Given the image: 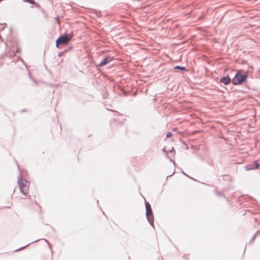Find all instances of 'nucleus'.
I'll use <instances>...</instances> for the list:
<instances>
[{"mask_svg": "<svg viewBox=\"0 0 260 260\" xmlns=\"http://www.w3.org/2000/svg\"><path fill=\"white\" fill-rule=\"evenodd\" d=\"M70 40V38L68 37L67 36H61L56 41V46L57 47L58 44H66Z\"/></svg>", "mask_w": 260, "mask_h": 260, "instance_id": "nucleus-3", "label": "nucleus"}, {"mask_svg": "<svg viewBox=\"0 0 260 260\" xmlns=\"http://www.w3.org/2000/svg\"><path fill=\"white\" fill-rule=\"evenodd\" d=\"M220 81L221 83L224 84V85H228L230 83L231 79L228 76H226L221 78L220 80Z\"/></svg>", "mask_w": 260, "mask_h": 260, "instance_id": "nucleus-7", "label": "nucleus"}, {"mask_svg": "<svg viewBox=\"0 0 260 260\" xmlns=\"http://www.w3.org/2000/svg\"><path fill=\"white\" fill-rule=\"evenodd\" d=\"M111 61V59L109 57H105L101 62L98 65V67H103L106 65L107 63Z\"/></svg>", "mask_w": 260, "mask_h": 260, "instance_id": "nucleus-6", "label": "nucleus"}, {"mask_svg": "<svg viewBox=\"0 0 260 260\" xmlns=\"http://www.w3.org/2000/svg\"><path fill=\"white\" fill-rule=\"evenodd\" d=\"M246 78L247 76L246 74H242L238 72L232 79V82L234 85L240 84L246 80Z\"/></svg>", "mask_w": 260, "mask_h": 260, "instance_id": "nucleus-2", "label": "nucleus"}, {"mask_svg": "<svg viewBox=\"0 0 260 260\" xmlns=\"http://www.w3.org/2000/svg\"><path fill=\"white\" fill-rule=\"evenodd\" d=\"M23 1L25 2H27V3H29L31 4H33V5L35 4V2L34 0H23Z\"/></svg>", "mask_w": 260, "mask_h": 260, "instance_id": "nucleus-10", "label": "nucleus"}, {"mask_svg": "<svg viewBox=\"0 0 260 260\" xmlns=\"http://www.w3.org/2000/svg\"><path fill=\"white\" fill-rule=\"evenodd\" d=\"M172 136V133L171 132H169L167 134L166 137L169 138Z\"/></svg>", "mask_w": 260, "mask_h": 260, "instance_id": "nucleus-12", "label": "nucleus"}, {"mask_svg": "<svg viewBox=\"0 0 260 260\" xmlns=\"http://www.w3.org/2000/svg\"><path fill=\"white\" fill-rule=\"evenodd\" d=\"M145 207L146 211H148V210H150L151 209L150 205L147 202H145Z\"/></svg>", "mask_w": 260, "mask_h": 260, "instance_id": "nucleus-8", "label": "nucleus"}, {"mask_svg": "<svg viewBox=\"0 0 260 260\" xmlns=\"http://www.w3.org/2000/svg\"><path fill=\"white\" fill-rule=\"evenodd\" d=\"M146 216L149 222L151 225H152L153 223V217L151 209L150 210H148V211H146Z\"/></svg>", "mask_w": 260, "mask_h": 260, "instance_id": "nucleus-5", "label": "nucleus"}, {"mask_svg": "<svg viewBox=\"0 0 260 260\" xmlns=\"http://www.w3.org/2000/svg\"><path fill=\"white\" fill-rule=\"evenodd\" d=\"M175 69H180V70H183V71H185L186 70L185 68L182 67H180V66H177L175 68Z\"/></svg>", "mask_w": 260, "mask_h": 260, "instance_id": "nucleus-11", "label": "nucleus"}, {"mask_svg": "<svg viewBox=\"0 0 260 260\" xmlns=\"http://www.w3.org/2000/svg\"><path fill=\"white\" fill-rule=\"evenodd\" d=\"M173 150H174V149H173V148H172V150H170L169 151H170V152H173Z\"/></svg>", "mask_w": 260, "mask_h": 260, "instance_id": "nucleus-13", "label": "nucleus"}, {"mask_svg": "<svg viewBox=\"0 0 260 260\" xmlns=\"http://www.w3.org/2000/svg\"><path fill=\"white\" fill-rule=\"evenodd\" d=\"M260 234V230L259 231H258L256 232L255 235H254V236L250 240V242H253L254 240H255V237L258 235V234Z\"/></svg>", "mask_w": 260, "mask_h": 260, "instance_id": "nucleus-9", "label": "nucleus"}, {"mask_svg": "<svg viewBox=\"0 0 260 260\" xmlns=\"http://www.w3.org/2000/svg\"><path fill=\"white\" fill-rule=\"evenodd\" d=\"M259 167V164L255 161L252 164H249L245 167V169L247 171H249L252 169H257Z\"/></svg>", "mask_w": 260, "mask_h": 260, "instance_id": "nucleus-4", "label": "nucleus"}, {"mask_svg": "<svg viewBox=\"0 0 260 260\" xmlns=\"http://www.w3.org/2000/svg\"><path fill=\"white\" fill-rule=\"evenodd\" d=\"M18 184L21 192L26 195L28 191L29 182L25 180L22 179V177H21L20 178H19Z\"/></svg>", "mask_w": 260, "mask_h": 260, "instance_id": "nucleus-1", "label": "nucleus"}]
</instances>
